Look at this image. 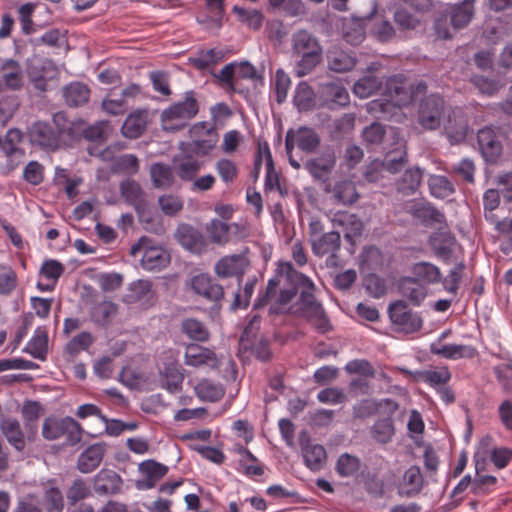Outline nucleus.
<instances>
[{"mask_svg": "<svg viewBox=\"0 0 512 512\" xmlns=\"http://www.w3.org/2000/svg\"><path fill=\"white\" fill-rule=\"evenodd\" d=\"M301 288L300 309L307 320L320 332L331 330L330 321L322 305L314 297L315 285L306 275L294 269L290 262H279L274 275L268 280L266 290L260 295L256 308L270 304L269 312L279 314L286 311L287 305Z\"/></svg>", "mask_w": 512, "mask_h": 512, "instance_id": "nucleus-1", "label": "nucleus"}, {"mask_svg": "<svg viewBox=\"0 0 512 512\" xmlns=\"http://www.w3.org/2000/svg\"><path fill=\"white\" fill-rule=\"evenodd\" d=\"M426 91L424 81L394 75L386 79L381 98L367 103L366 109L374 117L388 120L396 115L398 109L409 106Z\"/></svg>", "mask_w": 512, "mask_h": 512, "instance_id": "nucleus-2", "label": "nucleus"}, {"mask_svg": "<svg viewBox=\"0 0 512 512\" xmlns=\"http://www.w3.org/2000/svg\"><path fill=\"white\" fill-rule=\"evenodd\" d=\"M71 134V123L63 113H56L51 122L36 121L27 129L29 142L45 151L60 147L64 135Z\"/></svg>", "mask_w": 512, "mask_h": 512, "instance_id": "nucleus-3", "label": "nucleus"}, {"mask_svg": "<svg viewBox=\"0 0 512 512\" xmlns=\"http://www.w3.org/2000/svg\"><path fill=\"white\" fill-rule=\"evenodd\" d=\"M291 41L293 55L297 57L296 74L306 76L321 62L323 48L318 38L305 29L296 31Z\"/></svg>", "mask_w": 512, "mask_h": 512, "instance_id": "nucleus-4", "label": "nucleus"}, {"mask_svg": "<svg viewBox=\"0 0 512 512\" xmlns=\"http://www.w3.org/2000/svg\"><path fill=\"white\" fill-rule=\"evenodd\" d=\"M199 112L196 93L188 90L183 100L171 104L161 114V123L165 131L176 132L183 129Z\"/></svg>", "mask_w": 512, "mask_h": 512, "instance_id": "nucleus-5", "label": "nucleus"}, {"mask_svg": "<svg viewBox=\"0 0 512 512\" xmlns=\"http://www.w3.org/2000/svg\"><path fill=\"white\" fill-rule=\"evenodd\" d=\"M190 141L181 142L179 148L183 153L196 156L208 155L217 145L219 134L214 124L200 121L193 124L188 131Z\"/></svg>", "mask_w": 512, "mask_h": 512, "instance_id": "nucleus-6", "label": "nucleus"}, {"mask_svg": "<svg viewBox=\"0 0 512 512\" xmlns=\"http://www.w3.org/2000/svg\"><path fill=\"white\" fill-rule=\"evenodd\" d=\"M320 145L318 133L310 127L301 126L298 129H289L285 136V149L290 165L300 168V163L293 158L292 152L295 146L306 153L314 152Z\"/></svg>", "mask_w": 512, "mask_h": 512, "instance_id": "nucleus-7", "label": "nucleus"}, {"mask_svg": "<svg viewBox=\"0 0 512 512\" xmlns=\"http://www.w3.org/2000/svg\"><path fill=\"white\" fill-rule=\"evenodd\" d=\"M139 252H143L140 262L142 268L147 271L161 270L170 263L168 251L161 246L153 245L152 240L146 236L141 237L131 247L132 255H136Z\"/></svg>", "mask_w": 512, "mask_h": 512, "instance_id": "nucleus-8", "label": "nucleus"}, {"mask_svg": "<svg viewBox=\"0 0 512 512\" xmlns=\"http://www.w3.org/2000/svg\"><path fill=\"white\" fill-rule=\"evenodd\" d=\"M445 110L443 97L438 94H431L420 103L418 122L426 130H435L440 127Z\"/></svg>", "mask_w": 512, "mask_h": 512, "instance_id": "nucleus-9", "label": "nucleus"}, {"mask_svg": "<svg viewBox=\"0 0 512 512\" xmlns=\"http://www.w3.org/2000/svg\"><path fill=\"white\" fill-rule=\"evenodd\" d=\"M389 318L399 331L413 333L422 327V319L417 314L407 308L404 301H396L388 307Z\"/></svg>", "mask_w": 512, "mask_h": 512, "instance_id": "nucleus-10", "label": "nucleus"}, {"mask_svg": "<svg viewBox=\"0 0 512 512\" xmlns=\"http://www.w3.org/2000/svg\"><path fill=\"white\" fill-rule=\"evenodd\" d=\"M168 471V466L154 459L144 460L138 464L139 477L135 481V487L141 491L153 489Z\"/></svg>", "mask_w": 512, "mask_h": 512, "instance_id": "nucleus-11", "label": "nucleus"}, {"mask_svg": "<svg viewBox=\"0 0 512 512\" xmlns=\"http://www.w3.org/2000/svg\"><path fill=\"white\" fill-rule=\"evenodd\" d=\"M175 238L183 248L194 254H202L207 251L206 238L189 224H180L175 232Z\"/></svg>", "mask_w": 512, "mask_h": 512, "instance_id": "nucleus-12", "label": "nucleus"}, {"mask_svg": "<svg viewBox=\"0 0 512 512\" xmlns=\"http://www.w3.org/2000/svg\"><path fill=\"white\" fill-rule=\"evenodd\" d=\"M401 371L413 378L415 381H421L434 389L445 386L451 380V372L447 366L433 367L426 370L411 371L402 368Z\"/></svg>", "mask_w": 512, "mask_h": 512, "instance_id": "nucleus-13", "label": "nucleus"}, {"mask_svg": "<svg viewBox=\"0 0 512 512\" xmlns=\"http://www.w3.org/2000/svg\"><path fill=\"white\" fill-rule=\"evenodd\" d=\"M479 150L488 162H495L502 154V144L495 129L484 127L477 132Z\"/></svg>", "mask_w": 512, "mask_h": 512, "instance_id": "nucleus-14", "label": "nucleus"}, {"mask_svg": "<svg viewBox=\"0 0 512 512\" xmlns=\"http://www.w3.org/2000/svg\"><path fill=\"white\" fill-rule=\"evenodd\" d=\"M429 244L434 254L445 263L452 262L459 244L450 232H435L430 236Z\"/></svg>", "mask_w": 512, "mask_h": 512, "instance_id": "nucleus-15", "label": "nucleus"}, {"mask_svg": "<svg viewBox=\"0 0 512 512\" xmlns=\"http://www.w3.org/2000/svg\"><path fill=\"white\" fill-rule=\"evenodd\" d=\"M185 364L193 367L206 366L217 369L220 360L215 352L198 344H189L185 350Z\"/></svg>", "mask_w": 512, "mask_h": 512, "instance_id": "nucleus-16", "label": "nucleus"}, {"mask_svg": "<svg viewBox=\"0 0 512 512\" xmlns=\"http://www.w3.org/2000/svg\"><path fill=\"white\" fill-rule=\"evenodd\" d=\"M336 165V155L333 150H326L320 156L305 163V168L316 180L326 182Z\"/></svg>", "mask_w": 512, "mask_h": 512, "instance_id": "nucleus-17", "label": "nucleus"}, {"mask_svg": "<svg viewBox=\"0 0 512 512\" xmlns=\"http://www.w3.org/2000/svg\"><path fill=\"white\" fill-rule=\"evenodd\" d=\"M0 84L17 91L24 85V72L19 62L13 59H0Z\"/></svg>", "mask_w": 512, "mask_h": 512, "instance_id": "nucleus-18", "label": "nucleus"}, {"mask_svg": "<svg viewBox=\"0 0 512 512\" xmlns=\"http://www.w3.org/2000/svg\"><path fill=\"white\" fill-rule=\"evenodd\" d=\"M191 288L199 296L217 302L224 296L223 287L208 274H198L191 279Z\"/></svg>", "mask_w": 512, "mask_h": 512, "instance_id": "nucleus-19", "label": "nucleus"}, {"mask_svg": "<svg viewBox=\"0 0 512 512\" xmlns=\"http://www.w3.org/2000/svg\"><path fill=\"white\" fill-rule=\"evenodd\" d=\"M42 496L41 505L46 512H63L64 496L58 486L57 480L48 479L41 483Z\"/></svg>", "mask_w": 512, "mask_h": 512, "instance_id": "nucleus-20", "label": "nucleus"}, {"mask_svg": "<svg viewBox=\"0 0 512 512\" xmlns=\"http://www.w3.org/2000/svg\"><path fill=\"white\" fill-rule=\"evenodd\" d=\"M122 485L121 476L110 469H102L93 477L94 490L99 495L118 494Z\"/></svg>", "mask_w": 512, "mask_h": 512, "instance_id": "nucleus-21", "label": "nucleus"}, {"mask_svg": "<svg viewBox=\"0 0 512 512\" xmlns=\"http://www.w3.org/2000/svg\"><path fill=\"white\" fill-rule=\"evenodd\" d=\"M246 264L245 256L241 254L228 255L216 262L214 271L221 278L237 276L240 282Z\"/></svg>", "mask_w": 512, "mask_h": 512, "instance_id": "nucleus-22", "label": "nucleus"}, {"mask_svg": "<svg viewBox=\"0 0 512 512\" xmlns=\"http://www.w3.org/2000/svg\"><path fill=\"white\" fill-rule=\"evenodd\" d=\"M193 153H183L174 158L173 165L177 176L183 181H191L203 166V162L193 156Z\"/></svg>", "mask_w": 512, "mask_h": 512, "instance_id": "nucleus-23", "label": "nucleus"}, {"mask_svg": "<svg viewBox=\"0 0 512 512\" xmlns=\"http://www.w3.org/2000/svg\"><path fill=\"white\" fill-rule=\"evenodd\" d=\"M104 455L105 448L102 444L90 445L79 455L77 469L84 474L93 472L100 466Z\"/></svg>", "mask_w": 512, "mask_h": 512, "instance_id": "nucleus-24", "label": "nucleus"}, {"mask_svg": "<svg viewBox=\"0 0 512 512\" xmlns=\"http://www.w3.org/2000/svg\"><path fill=\"white\" fill-rule=\"evenodd\" d=\"M430 351L434 355L451 360L473 358L477 355V350L473 346L463 344L439 345L432 343L430 346Z\"/></svg>", "mask_w": 512, "mask_h": 512, "instance_id": "nucleus-25", "label": "nucleus"}, {"mask_svg": "<svg viewBox=\"0 0 512 512\" xmlns=\"http://www.w3.org/2000/svg\"><path fill=\"white\" fill-rule=\"evenodd\" d=\"M148 113L146 110L137 109L131 112L125 119L121 132L124 137L136 139L146 130Z\"/></svg>", "mask_w": 512, "mask_h": 512, "instance_id": "nucleus-26", "label": "nucleus"}, {"mask_svg": "<svg viewBox=\"0 0 512 512\" xmlns=\"http://www.w3.org/2000/svg\"><path fill=\"white\" fill-rule=\"evenodd\" d=\"M341 246V238L339 232L330 231L324 233L321 237L315 238L311 243V249L314 255L323 257L331 255L334 257Z\"/></svg>", "mask_w": 512, "mask_h": 512, "instance_id": "nucleus-27", "label": "nucleus"}, {"mask_svg": "<svg viewBox=\"0 0 512 512\" xmlns=\"http://www.w3.org/2000/svg\"><path fill=\"white\" fill-rule=\"evenodd\" d=\"M64 272V266L57 260H46L43 262L40 269V276L45 278L46 283L42 281L37 282V288L41 292H50L54 290L58 279Z\"/></svg>", "mask_w": 512, "mask_h": 512, "instance_id": "nucleus-28", "label": "nucleus"}, {"mask_svg": "<svg viewBox=\"0 0 512 512\" xmlns=\"http://www.w3.org/2000/svg\"><path fill=\"white\" fill-rule=\"evenodd\" d=\"M423 487V476L418 466H410L404 473L398 494L401 497H413L420 493Z\"/></svg>", "mask_w": 512, "mask_h": 512, "instance_id": "nucleus-29", "label": "nucleus"}, {"mask_svg": "<svg viewBox=\"0 0 512 512\" xmlns=\"http://www.w3.org/2000/svg\"><path fill=\"white\" fill-rule=\"evenodd\" d=\"M334 225L342 227L344 230V236L348 240L360 236L363 231V223L357 215L339 211L334 214L332 219Z\"/></svg>", "mask_w": 512, "mask_h": 512, "instance_id": "nucleus-30", "label": "nucleus"}, {"mask_svg": "<svg viewBox=\"0 0 512 512\" xmlns=\"http://www.w3.org/2000/svg\"><path fill=\"white\" fill-rule=\"evenodd\" d=\"M322 94L325 105L330 109L346 106L350 101L347 89L335 82L323 85Z\"/></svg>", "mask_w": 512, "mask_h": 512, "instance_id": "nucleus-31", "label": "nucleus"}, {"mask_svg": "<svg viewBox=\"0 0 512 512\" xmlns=\"http://www.w3.org/2000/svg\"><path fill=\"white\" fill-rule=\"evenodd\" d=\"M0 427L8 443L17 451H23L26 441L19 421L15 418H4L0 422Z\"/></svg>", "mask_w": 512, "mask_h": 512, "instance_id": "nucleus-32", "label": "nucleus"}, {"mask_svg": "<svg viewBox=\"0 0 512 512\" xmlns=\"http://www.w3.org/2000/svg\"><path fill=\"white\" fill-rule=\"evenodd\" d=\"M399 290L413 306H420L427 295V289L417 279L406 277L400 280Z\"/></svg>", "mask_w": 512, "mask_h": 512, "instance_id": "nucleus-33", "label": "nucleus"}, {"mask_svg": "<svg viewBox=\"0 0 512 512\" xmlns=\"http://www.w3.org/2000/svg\"><path fill=\"white\" fill-rule=\"evenodd\" d=\"M75 425L76 420L72 417L61 419L50 417L43 423L42 435L47 440H55L65 435V429H73Z\"/></svg>", "mask_w": 512, "mask_h": 512, "instance_id": "nucleus-34", "label": "nucleus"}, {"mask_svg": "<svg viewBox=\"0 0 512 512\" xmlns=\"http://www.w3.org/2000/svg\"><path fill=\"white\" fill-rule=\"evenodd\" d=\"M327 62L330 70L341 73L351 70L356 64V58L354 55L334 47L328 51Z\"/></svg>", "mask_w": 512, "mask_h": 512, "instance_id": "nucleus-35", "label": "nucleus"}, {"mask_svg": "<svg viewBox=\"0 0 512 512\" xmlns=\"http://www.w3.org/2000/svg\"><path fill=\"white\" fill-rule=\"evenodd\" d=\"M63 96L68 106H82L89 100L90 89L81 82H72L64 87Z\"/></svg>", "mask_w": 512, "mask_h": 512, "instance_id": "nucleus-36", "label": "nucleus"}, {"mask_svg": "<svg viewBox=\"0 0 512 512\" xmlns=\"http://www.w3.org/2000/svg\"><path fill=\"white\" fill-rule=\"evenodd\" d=\"M238 230L240 225L237 223L227 224L217 219H213L206 227L209 239L212 243L225 245L230 241V230Z\"/></svg>", "mask_w": 512, "mask_h": 512, "instance_id": "nucleus-37", "label": "nucleus"}, {"mask_svg": "<svg viewBox=\"0 0 512 512\" xmlns=\"http://www.w3.org/2000/svg\"><path fill=\"white\" fill-rule=\"evenodd\" d=\"M423 171L419 167L408 168L396 182L397 191L404 195L414 194L422 181Z\"/></svg>", "mask_w": 512, "mask_h": 512, "instance_id": "nucleus-38", "label": "nucleus"}, {"mask_svg": "<svg viewBox=\"0 0 512 512\" xmlns=\"http://www.w3.org/2000/svg\"><path fill=\"white\" fill-rule=\"evenodd\" d=\"M451 24L454 29H461L467 26L474 15L473 1L464 0L454 5L449 12Z\"/></svg>", "mask_w": 512, "mask_h": 512, "instance_id": "nucleus-39", "label": "nucleus"}, {"mask_svg": "<svg viewBox=\"0 0 512 512\" xmlns=\"http://www.w3.org/2000/svg\"><path fill=\"white\" fill-rule=\"evenodd\" d=\"M24 352L35 359L45 360L48 353V335L44 329L37 328L33 337L27 342Z\"/></svg>", "mask_w": 512, "mask_h": 512, "instance_id": "nucleus-40", "label": "nucleus"}, {"mask_svg": "<svg viewBox=\"0 0 512 512\" xmlns=\"http://www.w3.org/2000/svg\"><path fill=\"white\" fill-rule=\"evenodd\" d=\"M332 192L336 202L342 205H352L360 197L356 190L355 183L347 179L336 182Z\"/></svg>", "mask_w": 512, "mask_h": 512, "instance_id": "nucleus-41", "label": "nucleus"}, {"mask_svg": "<svg viewBox=\"0 0 512 512\" xmlns=\"http://www.w3.org/2000/svg\"><path fill=\"white\" fill-rule=\"evenodd\" d=\"M412 215L425 225L432 226L436 224H446L445 215L440 210L428 203L414 206Z\"/></svg>", "mask_w": 512, "mask_h": 512, "instance_id": "nucleus-42", "label": "nucleus"}, {"mask_svg": "<svg viewBox=\"0 0 512 512\" xmlns=\"http://www.w3.org/2000/svg\"><path fill=\"white\" fill-rule=\"evenodd\" d=\"M174 167L163 163H154L150 168L153 185L159 189L170 188L174 184Z\"/></svg>", "mask_w": 512, "mask_h": 512, "instance_id": "nucleus-43", "label": "nucleus"}, {"mask_svg": "<svg viewBox=\"0 0 512 512\" xmlns=\"http://www.w3.org/2000/svg\"><path fill=\"white\" fill-rule=\"evenodd\" d=\"M293 103L300 112L310 111L315 107V93L308 83L300 82L296 86Z\"/></svg>", "mask_w": 512, "mask_h": 512, "instance_id": "nucleus-44", "label": "nucleus"}, {"mask_svg": "<svg viewBox=\"0 0 512 512\" xmlns=\"http://www.w3.org/2000/svg\"><path fill=\"white\" fill-rule=\"evenodd\" d=\"M302 451L304 462L310 470L319 471L323 468L327 455L322 445L307 444Z\"/></svg>", "mask_w": 512, "mask_h": 512, "instance_id": "nucleus-45", "label": "nucleus"}, {"mask_svg": "<svg viewBox=\"0 0 512 512\" xmlns=\"http://www.w3.org/2000/svg\"><path fill=\"white\" fill-rule=\"evenodd\" d=\"M92 495L93 493L89 483L81 477L75 478L66 491V498L68 503L72 506Z\"/></svg>", "mask_w": 512, "mask_h": 512, "instance_id": "nucleus-46", "label": "nucleus"}, {"mask_svg": "<svg viewBox=\"0 0 512 512\" xmlns=\"http://www.w3.org/2000/svg\"><path fill=\"white\" fill-rule=\"evenodd\" d=\"M370 432L376 442L380 444L389 443L395 434L393 420L390 417L377 420L371 427Z\"/></svg>", "mask_w": 512, "mask_h": 512, "instance_id": "nucleus-47", "label": "nucleus"}, {"mask_svg": "<svg viewBox=\"0 0 512 512\" xmlns=\"http://www.w3.org/2000/svg\"><path fill=\"white\" fill-rule=\"evenodd\" d=\"M428 186L431 195L439 199L447 198L455 192L453 183L442 175H431Z\"/></svg>", "mask_w": 512, "mask_h": 512, "instance_id": "nucleus-48", "label": "nucleus"}, {"mask_svg": "<svg viewBox=\"0 0 512 512\" xmlns=\"http://www.w3.org/2000/svg\"><path fill=\"white\" fill-rule=\"evenodd\" d=\"M413 274L428 284L438 283L442 280L440 269L429 262H419L413 265Z\"/></svg>", "mask_w": 512, "mask_h": 512, "instance_id": "nucleus-49", "label": "nucleus"}, {"mask_svg": "<svg viewBox=\"0 0 512 512\" xmlns=\"http://www.w3.org/2000/svg\"><path fill=\"white\" fill-rule=\"evenodd\" d=\"M382 82L374 75L360 78L353 86V93L359 98H368L381 88Z\"/></svg>", "mask_w": 512, "mask_h": 512, "instance_id": "nucleus-50", "label": "nucleus"}, {"mask_svg": "<svg viewBox=\"0 0 512 512\" xmlns=\"http://www.w3.org/2000/svg\"><path fill=\"white\" fill-rule=\"evenodd\" d=\"M360 469V460L358 457L343 453L336 462V472L341 477L354 476Z\"/></svg>", "mask_w": 512, "mask_h": 512, "instance_id": "nucleus-51", "label": "nucleus"}, {"mask_svg": "<svg viewBox=\"0 0 512 512\" xmlns=\"http://www.w3.org/2000/svg\"><path fill=\"white\" fill-rule=\"evenodd\" d=\"M215 170L220 179L225 184L233 183L239 174V169L235 162L228 158H220L215 163Z\"/></svg>", "mask_w": 512, "mask_h": 512, "instance_id": "nucleus-52", "label": "nucleus"}, {"mask_svg": "<svg viewBox=\"0 0 512 512\" xmlns=\"http://www.w3.org/2000/svg\"><path fill=\"white\" fill-rule=\"evenodd\" d=\"M195 391L199 398L211 402L219 400L224 395V390L220 385L206 379L196 385Z\"/></svg>", "mask_w": 512, "mask_h": 512, "instance_id": "nucleus-53", "label": "nucleus"}, {"mask_svg": "<svg viewBox=\"0 0 512 512\" xmlns=\"http://www.w3.org/2000/svg\"><path fill=\"white\" fill-rule=\"evenodd\" d=\"M112 169L118 173L134 175L139 171L138 158L133 154H123L115 158Z\"/></svg>", "mask_w": 512, "mask_h": 512, "instance_id": "nucleus-54", "label": "nucleus"}, {"mask_svg": "<svg viewBox=\"0 0 512 512\" xmlns=\"http://www.w3.org/2000/svg\"><path fill=\"white\" fill-rule=\"evenodd\" d=\"M121 194L127 202L138 208L143 203V191L135 181H125L121 184Z\"/></svg>", "mask_w": 512, "mask_h": 512, "instance_id": "nucleus-55", "label": "nucleus"}, {"mask_svg": "<svg viewBox=\"0 0 512 512\" xmlns=\"http://www.w3.org/2000/svg\"><path fill=\"white\" fill-rule=\"evenodd\" d=\"M182 330L189 338L196 341H206L209 338V332L206 327L196 319H186L183 321Z\"/></svg>", "mask_w": 512, "mask_h": 512, "instance_id": "nucleus-56", "label": "nucleus"}, {"mask_svg": "<svg viewBox=\"0 0 512 512\" xmlns=\"http://www.w3.org/2000/svg\"><path fill=\"white\" fill-rule=\"evenodd\" d=\"M394 21L400 30H415L420 20L411 12L404 8H398L394 12Z\"/></svg>", "mask_w": 512, "mask_h": 512, "instance_id": "nucleus-57", "label": "nucleus"}, {"mask_svg": "<svg viewBox=\"0 0 512 512\" xmlns=\"http://www.w3.org/2000/svg\"><path fill=\"white\" fill-rule=\"evenodd\" d=\"M233 12L237 14L241 22L254 30H257L262 26L263 15L258 10H247L239 6H234Z\"/></svg>", "mask_w": 512, "mask_h": 512, "instance_id": "nucleus-58", "label": "nucleus"}, {"mask_svg": "<svg viewBox=\"0 0 512 512\" xmlns=\"http://www.w3.org/2000/svg\"><path fill=\"white\" fill-rule=\"evenodd\" d=\"M371 32L381 42H387L395 36V29L392 24L382 18L373 20Z\"/></svg>", "mask_w": 512, "mask_h": 512, "instance_id": "nucleus-59", "label": "nucleus"}, {"mask_svg": "<svg viewBox=\"0 0 512 512\" xmlns=\"http://www.w3.org/2000/svg\"><path fill=\"white\" fill-rule=\"evenodd\" d=\"M94 342L90 332L83 331L74 336L66 345V350L71 355H76L80 351L87 350Z\"/></svg>", "mask_w": 512, "mask_h": 512, "instance_id": "nucleus-60", "label": "nucleus"}, {"mask_svg": "<svg viewBox=\"0 0 512 512\" xmlns=\"http://www.w3.org/2000/svg\"><path fill=\"white\" fill-rule=\"evenodd\" d=\"M291 86V79L282 69H278L275 73L274 87L277 103H283L288 95Z\"/></svg>", "mask_w": 512, "mask_h": 512, "instance_id": "nucleus-61", "label": "nucleus"}, {"mask_svg": "<svg viewBox=\"0 0 512 512\" xmlns=\"http://www.w3.org/2000/svg\"><path fill=\"white\" fill-rule=\"evenodd\" d=\"M364 286L367 293L374 297L380 298L386 294V281L376 274H369L364 279Z\"/></svg>", "mask_w": 512, "mask_h": 512, "instance_id": "nucleus-62", "label": "nucleus"}, {"mask_svg": "<svg viewBox=\"0 0 512 512\" xmlns=\"http://www.w3.org/2000/svg\"><path fill=\"white\" fill-rule=\"evenodd\" d=\"M128 107V101L121 96L113 97L112 95H108L102 101L103 110L111 115L124 114Z\"/></svg>", "mask_w": 512, "mask_h": 512, "instance_id": "nucleus-63", "label": "nucleus"}, {"mask_svg": "<svg viewBox=\"0 0 512 512\" xmlns=\"http://www.w3.org/2000/svg\"><path fill=\"white\" fill-rule=\"evenodd\" d=\"M17 276L9 266H0V294L9 295L16 288Z\"/></svg>", "mask_w": 512, "mask_h": 512, "instance_id": "nucleus-64", "label": "nucleus"}]
</instances>
